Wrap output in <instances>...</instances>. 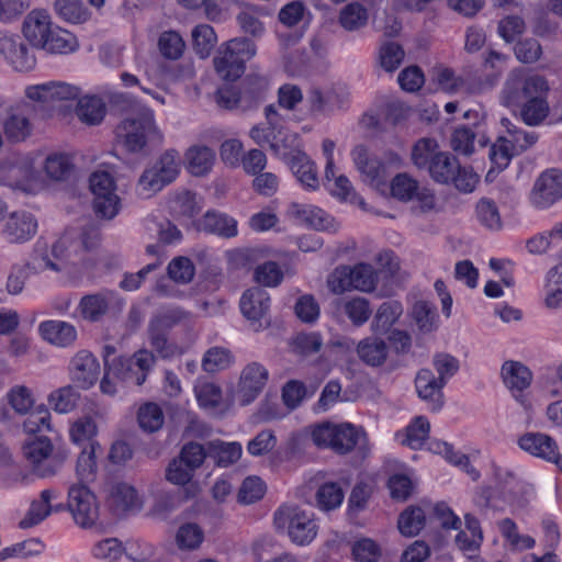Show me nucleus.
Returning a JSON list of instances; mask_svg holds the SVG:
<instances>
[{
    "label": "nucleus",
    "mask_w": 562,
    "mask_h": 562,
    "mask_svg": "<svg viewBox=\"0 0 562 562\" xmlns=\"http://www.w3.org/2000/svg\"><path fill=\"white\" fill-rule=\"evenodd\" d=\"M168 277L179 284L190 283L195 274L192 260L184 256L175 257L167 267Z\"/></svg>",
    "instance_id": "53"
},
{
    "label": "nucleus",
    "mask_w": 562,
    "mask_h": 562,
    "mask_svg": "<svg viewBox=\"0 0 562 562\" xmlns=\"http://www.w3.org/2000/svg\"><path fill=\"white\" fill-rule=\"evenodd\" d=\"M43 339L60 347L71 345L77 338L75 326L61 321H45L38 326Z\"/></svg>",
    "instance_id": "28"
},
{
    "label": "nucleus",
    "mask_w": 562,
    "mask_h": 562,
    "mask_svg": "<svg viewBox=\"0 0 562 562\" xmlns=\"http://www.w3.org/2000/svg\"><path fill=\"white\" fill-rule=\"evenodd\" d=\"M502 125L506 128L508 137L504 139L517 154L527 150L538 140V135L533 132H527L512 123L509 119H502Z\"/></svg>",
    "instance_id": "43"
},
{
    "label": "nucleus",
    "mask_w": 562,
    "mask_h": 562,
    "mask_svg": "<svg viewBox=\"0 0 562 562\" xmlns=\"http://www.w3.org/2000/svg\"><path fill=\"white\" fill-rule=\"evenodd\" d=\"M55 11L60 19L69 23H83L89 13L81 0H56Z\"/></svg>",
    "instance_id": "49"
},
{
    "label": "nucleus",
    "mask_w": 562,
    "mask_h": 562,
    "mask_svg": "<svg viewBox=\"0 0 562 562\" xmlns=\"http://www.w3.org/2000/svg\"><path fill=\"white\" fill-rule=\"evenodd\" d=\"M286 164L304 188L316 190L319 187L316 166L303 150L294 151Z\"/></svg>",
    "instance_id": "27"
},
{
    "label": "nucleus",
    "mask_w": 562,
    "mask_h": 562,
    "mask_svg": "<svg viewBox=\"0 0 562 562\" xmlns=\"http://www.w3.org/2000/svg\"><path fill=\"white\" fill-rule=\"evenodd\" d=\"M158 47L165 58L175 60L182 56L186 43L178 32L166 31L159 36Z\"/></svg>",
    "instance_id": "54"
},
{
    "label": "nucleus",
    "mask_w": 562,
    "mask_h": 562,
    "mask_svg": "<svg viewBox=\"0 0 562 562\" xmlns=\"http://www.w3.org/2000/svg\"><path fill=\"white\" fill-rule=\"evenodd\" d=\"M403 308L401 303L389 301L381 304L371 324L375 331L385 333L400 317Z\"/></svg>",
    "instance_id": "47"
},
{
    "label": "nucleus",
    "mask_w": 562,
    "mask_h": 562,
    "mask_svg": "<svg viewBox=\"0 0 562 562\" xmlns=\"http://www.w3.org/2000/svg\"><path fill=\"white\" fill-rule=\"evenodd\" d=\"M265 115L267 126L256 125L250 130L249 135L257 145L261 147L267 145L270 148L278 132L284 127L283 117L273 104L266 106Z\"/></svg>",
    "instance_id": "26"
},
{
    "label": "nucleus",
    "mask_w": 562,
    "mask_h": 562,
    "mask_svg": "<svg viewBox=\"0 0 562 562\" xmlns=\"http://www.w3.org/2000/svg\"><path fill=\"white\" fill-rule=\"evenodd\" d=\"M293 215L317 231H327L335 233L338 229V223L322 209L307 205L293 203L291 205Z\"/></svg>",
    "instance_id": "24"
},
{
    "label": "nucleus",
    "mask_w": 562,
    "mask_h": 562,
    "mask_svg": "<svg viewBox=\"0 0 562 562\" xmlns=\"http://www.w3.org/2000/svg\"><path fill=\"white\" fill-rule=\"evenodd\" d=\"M186 316L180 310H173L153 318L148 325V338L153 349L161 357L173 355V347L168 341L169 329Z\"/></svg>",
    "instance_id": "15"
},
{
    "label": "nucleus",
    "mask_w": 562,
    "mask_h": 562,
    "mask_svg": "<svg viewBox=\"0 0 562 562\" xmlns=\"http://www.w3.org/2000/svg\"><path fill=\"white\" fill-rule=\"evenodd\" d=\"M445 383L439 380L430 369H420L415 378L416 392L420 400L426 402L432 412H438L445 404Z\"/></svg>",
    "instance_id": "19"
},
{
    "label": "nucleus",
    "mask_w": 562,
    "mask_h": 562,
    "mask_svg": "<svg viewBox=\"0 0 562 562\" xmlns=\"http://www.w3.org/2000/svg\"><path fill=\"white\" fill-rule=\"evenodd\" d=\"M164 413L155 403H146L139 407L137 422L139 427L147 432H155L164 425Z\"/></svg>",
    "instance_id": "50"
},
{
    "label": "nucleus",
    "mask_w": 562,
    "mask_h": 562,
    "mask_svg": "<svg viewBox=\"0 0 562 562\" xmlns=\"http://www.w3.org/2000/svg\"><path fill=\"white\" fill-rule=\"evenodd\" d=\"M270 150L278 157L288 161L289 157L301 149L300 137L296 133L289 132L285 127L278 132Z\"/></svg>",
    "instance_id": "45"
},
{
    "label": "nucleus",
    "mask_w": 562,
    "mask_h": 562,
    "mask_svg": "<svg viewBox=\"0 0 562 562\" xmlns=\"http://www.w3.org/2000/svg\"><path fill=\"white\" fill-rule=\"evenodd\" d=\"M43 169L49 180L67 181L74 173L75 165L69 155L53 153L45 158Z\"/></svg>",
    "instance_id": "33"
},
{
    "label": "nucleus",
    "mask_w": 562,
    "mask_h": 562,
    "mask_svg": "<svg viewBox=\"0 0 562 562\" xmlns=\"http://www.w3.org/2000/svg\"><path fill=\"white\" fill-rule=\"evenodd\" d=\"M418 190V182L406 173L395 176L391 183L392 195L404 202L415 199Z\"/></svg>",
    "instance_id": "59"
},
{
    "label": "nucleus",
    "mask_w": 562,
    "mask_h": 562,
    "mask_svg": "<svg viewBox=\"0 0 562 562\" xmlns=\"http://www.w3.org/2000/svg\"><path fill=\"white\" fill-rule=\"evenodd\" d=\"M430 424L424 416H416L411 424L406 427V436L402 441L412 449H419L423 447L429 436Z\"/></svg>",
    "instance_id": "48"
},
{
    "label": "nucleus",
    "mask_w": 562,
    "mask_h": 562,
    "mask_svg": "<svg viewBox=\"0 0 562 562\" xmlns=\"http://www.w3.org/2000/svg\"><path fill=\"white\" fill-rule=\"evenodd\" d=\"M438 153L440 151L435 139L422 138L413 147L412 160L417 168L427 169Z\"/></svg>",
    "instance_id": "57"
},
{
    "label": "nucleus",
    "mask_w": 562,
    "mask_h": 562,
    "mask_svg": "<svg viewBox=\"0 0 562 562\" xmlns=\"http://www.w3.org/2000/svg\"><path fill=\"white\" fill-rule=\"evenodd\" d=\"M257 53L255 43L246 37H235L223 43L214 57L217 75L225 81H235L245 71L246 63Z\"/></svg>",
    "instance_id": "2"
},
{
    "label": "nucleus",
    "mask_w": 562,
    "mask_h": 562,
    "mask_svg": "<svg viewBox=\"0 0 562 562\" xmlns=\"http://www.w3.org/2000/svg\"><path fill=\"white\" fill-rule=\"evenodd\" d=\"M105 104L97 95H85L78 100L76 114L79 120L89 125H97L102 122L105 115Z\"/></svg>",
    "instance_id": "37"
},
{
    "label": "nucleus",
    "mask_w": 562,
    "mask_h": 562,
    "mask_svg": "<svg viewBox=\"0 0 562 562\" xmlns=\"http://www.w3.org/2000/svg\"><path fill=\"white\" fill-rule=\"evenodd\" d=\"M412 316L423 333H430L436 328V308L427 301H417L412 310Z\"/></svg>",
    "instance_id": "58"
},
{
    "label": "nucleus",
    "mask_w": 562,
    "mask_h": 562,
    "mask_svg": "<svg viewBox=\"0 0 562 562\" xmlns=\"http://www.w3.org/2000/svg\"><path fill=\"white\" fill-rule=\"evenodd\" d=\"M114 299L115 292L110 290L87 294L80 299L78 310L83 319L97 323L108 313Z\"/></svg>",
    "instance_id": "23"
},
{
    "label": "nucleus",
    "mask_w": 562,
    "mask_h": 562,
    "mask_svg": "<svg viewBox=\"0 0 562 562\" xmlns=\"http://www.w3.org/2000/svg\"><path fill=\"white\" fill-rule=\"evenodd\" d=\"M344 311L356 326L363 325L372 313L369 301L364 297H355L347 301L344 305Z\"/></svg>",
    "instance_id": "64"
},
{
    "label": "nucleus",
    "mask_w": 562,
    "mask_h": 562,
    "mask_svg": "<svg viewBox=\"0 0 562 562\" xmlns=\"http://www.w3.org/2000/svg\"><path fill=\"white\" fill-rule=\"evenodd\" d=\"M89 184L97 216L106 220L116 216L121 204L112 176L106 171H95L90 176Z\"/></svg>",
    "instance_id": "9"
},
{
    "label": "nucleus",
    "mask_w": 562,
    "mask_h": 562,
    "mask_svg": "<svg viewBox=\"0 0 562 562\" xmlns=\"http://www.w3.org/2000/svg\"><path fill=\"white\" fill-rule=\"evenodd\" d=\"M37 231V221L33 214L26 211H16L7 218L2 235L11 244H20L30 240Z\"/></svg>",
    "instance_id": "18"
},
{
    "label": "nucleus",
    "mask_w": 562,
    "mask_h": 562,
    "mask_svg": "<svg viewBox=\"0 0 562 562\" xmlns=\"http://www.w3.org/2000/svg\"><path fill=\"white\" fill-rule=\"evenodd\" d=\"M209 449L220 467H227L236 462L241 456V446L237 442L213 441L210 442Z\"/></svg>",
    "instance_id": "56"
},
{
    "label": "nucleus",
    "mask_w": 562,
    "mask_h": 562,
    "mask_svg": "<svg viewBox=\"0 0 562 562\" xmlns=\"http://www.w3.org/2000/svg\"><path fill=\"white\" fill-rule=\"evenodd\" d=\"M432 366L438 373V379L447 384L460 368L459 360L450 353L438 352L432 357Z\"/></svg>",
    "instance_id": "63"
},
{
    "label": "nucleus",
    "mask_w": 562,
    "mask_h": 562,
    "mask_svg": "<svg viewBox=\"0 0 562 562\" xmlns=\"http://www.w3.org/2000/svg\"><path fill=\"white\" fill-rule=\"evenodd\" d=\"M35 178V169L30 157L12 155L0 160V184L12 189L23 188Z\"/></svg>",
    "instance_id": "16"
},
{
    "label": "nucleus",
    "mask_w": 562,
    "mask_h": 562,
    "mask_svg": "<svg viewBox=\"0 0 562 562\" xmlns=\"http://www.w3.org/2000/svg\"><path fill=\"white\" fill-rule=\"evenodd\" d=\"M345 494L338 483L328 482L319 486L316 493L317 506L322 510H333L339 507Z\"/></svg>",
    "instance_id": "51"
},
{
    "label": "nucleus",
    "mask_w": 562,
    "mask_h": 562,
    "mask_svg": "<svg viewBox=\"0 0 562 562\" xmlns=\"http://www.w3.org/2000/svg\"><path fill=\"white\" fill-rule=\"evenodd\" d=\"M273 522L278 530H286L290 540L297 546L310 544L318 531L314 513L296 505L279 507Z\"/></svg>",
    "instance_id": "3"
},
{
    "label": "nucleus",
    "mask_w": 562,
    "mask_h": 562,
    "mask_svg": "<svg viewBox=\"0 0 562 562\" xmlns=\"http://www.w3.org/2000/svg\"><path fill=\"white\" fill-rule=\"evenodd\" d=\"M359 358L370 367L382 366L389 356V345L380 338L368 337L357 345Z\"/></svg>",
    "instance_id": "30"
},
{
    "label": "nucleus",
    "mask_w": 562,
    "mask_h": 562,
    "mask_svg": "<svg viewBox=\"0 0 562 562\" xmlns=\"http://www.w3.org/2000/svg\"><path fill=\"white\" fill-rule=\"evenodd\" d=\"M502 376L509 390L518 392L527 389L532 379L530 370L517 361H506L502 367Z\"/></svg>",
    "instance_id": "36"
},
{
    "label": "nucleus",
    "mask_w": 562,
    "mask_h": 562,
    "mask_svg": "<svg viewBox=\"0 0 562 562\" xmlns=\"http://www.w3.org/2000/svg\"><path fill=\"white\" fill-rule=\"evenodd\" d=\"M518 446L529 454L551 461L559 450L557 441L543 432H526L518 439Z\"/></svg>",
    "instance_id": "25"
},
{
    "label": "nucleus",
    "mask_w": 562,
    "mask_h": 562,
    "mask_svg": "<svg viewBox=\"0 0 562 562\" xmlns=\"http://www.w3.org/2000/svg\"><path fill=\"white\" fill-rule=\"evenodd\" d=\"M543 95L544 93H537L518 108L520 119L525 124L537 126L548 116L549 104Z\"/></svg>",
    "instance_id": "39"
},
{
    "label": "nucleus",
    "mask_w": 562,
    "mask_h": 562,
    "mask_svg": "<svg viewBox=\"0 0 562 562\" xmlns=\"http://www.w3.org/2000/svg\"><path fill=\"white\" fill-rule=\"evenodd\" d=\"M180 155L175 149H168L155 161V164L145 169L137 182L138 193L145 198L162 190L171 183L180 171Z\"/></svg>",
    "instance_id": "6"
},
{
    "label": "nucleus",
    "mask_w": 562,
    "mask_h": 562,
    "mask_svg": "<svg viewBox=\"0 0 562 562\" xmlns=\"http://www.w3.org/2000/svg\"><path fill=\"white\" fill-rule=\"evenodd\" d=\"M307 102L313 113L325 114L335 109H340L345 103V97L334 88L321 89L313 87L308 91Z\"/></svg>",
    "instance_id": "29"
},
{
    "label": "nucleus",
    "mask_w": 562,
    "mask_h": 562,
    "mask_svg": "<svg viewBox=\"0 0 562 562\" xmlns=\"http://www.w3.org/2000/svg\"><path fill=\"white\" fill-rule=\"evenodd\" d=\"M117 142L128 153H139L146 146H158L164 136L155 123L154 112L146 106H137L124 117L115 130Z\"/></svg>",
    "instance_id": "1"
},
{
    "label": "nucleus",
    "mask_w": 562,
    "mask_h": 562,
    "mask_svg": "<svg viewBox=\"0 0 562 562\" xmlns=\"http://www.w3.org/2000/svg\"><path fill=\"white\" fill-rule=\"evenodd\" d=\"M266 492L263 481L258 476L246 477L238 492V501L241 504L250 505L261 499Z\"/></svg>",
    "instance_id": "61"
},
{
    "label": "nucleus",
    "mask_w": 562,
    "mask_h": 562,
    "mask_svg": "<svg viewBox=\"0 0 562 562\" xmlns=\"http://www.w3.org/2000/svg\"><path fill=\"white\" fill-rule=\"evenodd\" d=\"M547 81L539 75H529L524 68L509 71L499 93L502 105L518 109L537 93H546Z\"/></svg>",
    "instance_id": "5"
},
{
    "label": "nucleus",
    "mask_w": 562,
    "mask_h": 562,
    "mask_svg": "<svg viewBox=\"0 0 562 562\" xmlns=\"http://www.w3.org/2000/svg\"><path fill=\"white\" fill-rule=\"evenodd\" d=\"M23 454L40 477L56 474L66 459L64 453H53L52 441L44 435L27 441L23 446Z\"/></svg>",
    "instance_id": "7"
},
{
    "label": "nucleus",
    "mask_w": 562,
    "mask_h": 562,
    "mask_svg": "<svg viewBox=\"0 0 562 562\" xmlns=\"http://www.w3.org/2000/svg\"><path fill=\"white\" fill-rule=\"evenodd\" d=\"M476 137H479V142L484 146L483 130H475L469 125H459L451 135L450 146L456 153L470 156L474 153V140Z\"/></svg>",
    "instance_id": "32"
},
{
    "label": "nucleus",
    "mask_w": 562,
    "mask_h": 562,
    "mask_svg": "<svg viewBox=\"0 0 562 562\" xmlns=\"http://www.w3.org/2000/svg\"><path fill=\"white\" fill-rule=\"evenodd\" d=\"M204 533L202 529L193 522L182 525L176 536L179 548L193 550L203 541Z\"/></svg>",
    "instance_id": "62"
},
{
    "label": "nucleus",
    "mask_w": 562,
    "mask_h": 562,
    "mask_svg": "<svg viewBox=\"0 0 562 562\" xmlns=\"http://www.w3.org/2000/svg\"><path fill=\"white\" fill-rule=\"evenodd\" d=\"M80 393L72 385L54 390L47 398L48 405L58 414H67L76 408Z\"/></svg>",
    "instance_id": "41"
},
{
    "label": "nucleus",
    "mask_w": 562,
    "mask_h": 562,
    "mask_svg": "<svg viewBox=\"0 0 562 562\" xmlns=\"http://www.w3.org/2000/svg\"><path fill=\"white\" fill-rule=\"evenodd\" d=\"M562 199V170L551 168L540 173L529 194L532 206L547 210Z\"/></svg>",
    "instance_id": "10"
},
{
    "label": "nucleus",
    "mask_w": 562,
    "mask_h": 562,
    "mask_svg": "<svg viewBox=\"0 0 562 562\" xmlns=\"http://www.w3.org/2000/svg\"><path fill=\"white\" fill-rule=\"evenodd\" d=\"M233 362V356L231 351L223 347L210 348L202 360V368L206 372H216L224 370Z\"/></svg>",
    "instance_id": "60"
},
{
    "label": "nucleus",
    "mask_w": 562,
    "mask_h": 562,
    "mask_svg": "<svg viewBox=\"0 0 562 562\" xmlns=\"http://www.w3.org/2000/svg\"><path fill=\"white\" fill-rule=\"evenodd\" d=\"M477 222L491 232H498L503 228V220L495 201L488 198L479 200L475 206Z\"/></svg>",
    "instance_id": "40"
},
{
    "label": "nucleus",
    "mask_w": 562,
    "mask_h": 562,
    "mask_svg": "<svg viewBox=\"0 0 562 562\" xmlns=\"http://www.w3.org/2000/svg\"><path fill=\"white\" fill-rule=\"evenodd\" d=\"M366 434L350 423L316 425L311 430L313 443L319 449H330L338 454L349 453Z\"/></svg>",
    "instance_id": "4"
},
{
    "label": "nucleus",
    "mask_w": 562,
    "mask_h": 562,
    "mask_svg": "<svg viewBox=\"0 0 562 562\" xmlns=\"http://www.w3.org/2000/svg\"><path fill=\"white\" fill-rule=\"evenodd\" d=\"M193 49L201 57H207L215 43L216 34L212 26L207 24H199L192 30Z\"/></svg>",
    "instance_id": "52"
},
{
    "label": "nucleus",
    "mask_w": 562,
    "mask_h": 562,
    "mask_svg": "<svg viewBox=\"0 0 562 562\" xmlns=\"http://www.w3.org/2000/svg\"><path fill=\"white\" fill-rule=\"evenodd\" d=\"M53 27L49 13L45 9H34L24 18L22 32L32 46L40 47Z\"/></svg>",
    "instance_id": "22"
},
{
    "label": "nucleus",
    "mask_w": 562,
    "mask_h": 562,
    "mask_svg": "<svg viewBox=\"0 0 562 562\" xmlns=\"http://www.w3.org/2000/svg\"><path fill=\"white\" fill-rule=\"evenodd\" d=\"M200 226L202 231L224 238L237 235V222L233 217L216 211H207L202 217Z\"/></svg>",
    "instance_id": "31"
},
{
    "label": "nucleus",
    "mask_w": 562,
    "mask_h": 562,
    "mask_svg": "<svg viewBox=\"0 0 562 562\" xmlns=\"http://www.w3.org/2000/svg\"><path fill=\"white\" fill-rule=\"evenodd\" d=\"M99 370L100 366L98 360L87 350L78 351L71 359L69 366L71 380L83 390L89 389L97 382Z\"/></svg>",
    "instance_id": "20"
},
{
    "label": "nucleus",
    "mask_w": 562,
    "mask_h": 562,
    "mask_svg": "<svg viewBox=\"0 0 562 562\" xmlns=\"http://www.w3.org/2000/svg\"><path fill=\"white\" fill-rule=\"evenodd\" d=\"M239 306L252 330L259 331L270 325V296L266 290L255 286L245 291Z\"/></svg>",
    "instance_id": "11"
},
{
    "label": "nucleus",
    "mask_w": 562,
    "mask_h": 562,
    "mask_svg": "<svg viewBox=\"0 0 562 562\" xmlns=\"http://www.w3.org/2000/svg\"><path fill=\"white\" fill-rule=\"evenodd\" d=\"M459 168V160L447 151L438 153L427 168L432 180L441 184L450 183L453 172Z\"/></svg>",
    "instance_id": "35"
},
{
    "label": "nucleus",
    "mask_w": 562,
    "mask_h": 562,
    "mask_svg": "<svg viewBox=\"0 0 562 562\" xmlns=\"http://www.w3.org/2000/svg\"><path fill=\"white\" fill-rule=\"evenodd\" d=\"M188 169L194 176L207 173L214 162L215 154L206 146H193L187 151Z\"/></svg>",
    "instance_id": "42"
},
{
    "label": "nucleus",
    "mask_w": 562,
    "mask_h": 562,
    "mask_svg": "<svg viewBox=\"0 0 562 562\" xmlns=\"http://www.w3.org/2000/svg\"><path fill=\"white\" fill-rule=\"evenodd\" d=\"M268 376V370L259 362H250L243 369L238 384V400L241 405H249L257 398Z\"/></svg>",
    "instance_id": "17"
},
{
    "label": "nucleus",
    "mask_w": 562,
    "mask_h": 562,
    "mask_svg": "<svg viewBox=\"0 0 562 562\" xmlns=\"http://www.w3.org/2000/svg\"><path fill=\"white\" fill-rule=\"evenodd\" d=\"M338 19L341 27L353 32L367 25L369 13L361 3L355 1L346 4L340 10Z\"/></svg>",
    "instance_id": "44"
},
{
    "label": "nucleus",
    "mask_w": 562,
    "mask_h": 562,
    "mask_svg": "<svg viewBox=\"0 0 562 562\" xmlns=\"http://www.w3.org/2000/svg\"><path fill=\"white\" fill-rule=\"evenodd\" d=\"M38 48L53 54H69L78 48V42L72 33L59 26H54L45 38V43L41 44Z\"/></svg>",
    "instance_id": "34"
},
{
    "label": "nucleus",
    "mask_w": 562,
    "mask_h": 562,
    "mask_svg": "<svg viewBox=\"0 0 562 562\" xmlns=\"http://www.w3.org/2000/svg\"><path fill=\"white\" fill-rule=\"evenodd\" d=\"M497 528L512 550H529L536 544L532 537L519 533L516 522L510 518H503L497 521Z\"/></svg>",
    "instance_id": "38"
},
{
    "label": "nucleus",
    "mask_w": 562,
    "mask_h": 562,
    "mask_svg": "<svg viewBox=\"0 0 562 562\" xmlns=\"http://www.w3.org/2000/svg\"><path fill=\"white\" fill-rule=\"evenodd\" d=\"M67 506L76 524L82 528L92 527L98 519L95 496L85 485L77 484L69 487Z\"/></svg>",
    "instance_id": "12"
},
{
    "label": "nucleus",
    "mask_w": 562,
    "mask_h": 562,
    "mask_svg": "<svg viewBox=\"0 0 562 562\" xmlns=\"http://www.w3.org/2000/svg\"><path fill=\"white\" fill-rule=\"evenodd\" d=\"M352 160L364 182L370 186H379L384 181V164L369 154L363 145H358L351 151Z\"/></svg>",
    "instance_id": "21"
},
{
    "label": "nucleus",
    "mask_w": 562,
    "mask_h": 562,
    "mask_svg": "<svg viewBox=\"0 0 562 562\" xmlns=\"http://www.w3.org/2000/svg\"><path fill=\"white\" fill-rule=\"evenodd\" d=\"M0 56L16 71L27 72L36 66L33 48L24 43L19 35L0 32Z\"/></svg>",
    "instance_id": "13"
},
{
    "label": "nucleus",
    "mask_w": 562,
    "mask_h": 562,
    "mask_svg": "<svg viewBox=\"0 0 562 562\" xmlns=\"http://www.w3.org/2000/svg\"><path fill=\"white\" fill-rule=\"evenodd\" d=\"M353 290L371 292L378 284V274L369 263H358L351 267Z\"/></svg>",
    "instance_id": "55"
},
{
    "label": "nucleus",
    "mask_w": 562,
    "mask_h": 562,
    "mask_svg": "<svg viewBox=\"0 0 562 562\" xmlns=\"http://www.w3.org/2000/svg\"><path fill=\"white\" fill-rule=\"evenodd\" d=\"M34 108L29 102H19L7 110V116L3 121V133L10 143H22L26 140L33 132L31 114Z\"/></svg>",
    "instance_id": "14"
},
{
    "label": "nucleus",
    "mask_w": 562,
    "mask_h": 562,
    "mask_svg": "<svg viewBox=\"0 0 562 562\" xmlns=\"http://www.w3.org/2000/svg\"><path fill=\"white\" fill-rule=\"evenodd\" d=\"M398 530L406 537L416 536L425 526V514L420 507L406 508L398 518Z\"/></svg>",
    "instance_id": "46"
},
{
    "label": "nucleus",
    "mask_w": 562,
    "mask_h": 562,
    "mask_svg": "<svg viewBox=\"0 0 562 562\" xmlns=\"http://www.w3.org/2000/svg\"><path fill=\"white\" fill-rule=\"evenodd\" d=\"M155 362L156 358L151 351L139 349L132 356L121 357L116 362H113L110 372L119 381L140 386L145 383Z\"/></svg>",
    "instance_id": "8"
}]
</instances>
